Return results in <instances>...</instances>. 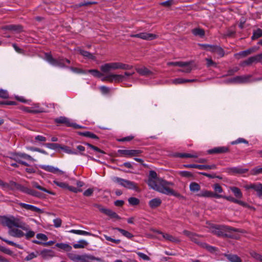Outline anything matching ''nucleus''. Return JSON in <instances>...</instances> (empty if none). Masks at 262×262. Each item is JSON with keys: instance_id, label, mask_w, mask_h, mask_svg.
I'll return each mask as SVG.
<instances>
[{"instance_id": "25", "label": "nucleus", "mask_w": 262, "mask_h": 262, "mask_svg": "<svg viewBox=\"0 0 262 262\" xmlns=\"http://www.w3.org/2000/svg\"><path fill=\"white\" fill-rule=\"evenodd\" d=\"M8 234L11 236L17 237H21L25 235V233L21 230L16 228L9 229Z\"/></svg>"}, {"instance_id": "64", "label": "nucleus", "mask_w": 262, "mask_h": 262, "mask_svg": "<svg viewBox=\"0 0 262 262\" xmlns=\"http://www.w3.org/2000/svg\"><path fill=\"white\" fill-rule=\"evenodd\" d=\"M206 65L207 67H216V63L214 62L211 58H206Z\"/></svg>"}, {"instance_id": "27", "label": "nucleus", "mask_w": 262, "mask_h": 262, "mask_svg": "<svg viewBox=\"0 0 262 262\" xmlns=\"http://www.w3.org/2000/svg\"><path fill=\"white\" fill-rule=\"evenodd\" d=\"M136 70L138 73L142 76H148L152 75L153 73L151 71L149 70L145 67L136 68Z\"/></svg>"}, {"instance_id": "7", "label": "nucleus", "mask_w": 262, "mask_h": 262, "mask_svg": "<svg viewBox=\"0 0 262 262\" xmlns=\"http://www.w3.org/2000/svg\"><path fill=\"white\" fill-rule=\"evenodd\" d=\"M94 207L98 209V210L102 213L109 216L111 218L120 219V217L114 211L110 209L103 207L101 205L98 204H94Z\"/></svg>"}, {"instance_id": "40", "label": "nucleus", "mask_w": 262, "mask_h": 262, "mask_svg": "<svg viewBox=\"0 0 262 262\" xmlns=\"http://www.w3.org/2000/svg\"><path fill=\"white\" fill-rule=\"evenodd\" d=\"M262 36V30L258 28L256 30H253V35L251 36L252 40L257 39Z\"/></svg>"}, {"instance_id": "35", "label": "nucleus", "mask_w": 262, "mask_h": 262, "mask_svg": "<svg viewBox=\"0 0 262 262\" xmlns=\"http://www.w3.org/2000/svg\"><path fill=\"white\" fill-rule=\"evenodd\" d=\"M78 52L82 56H83L85 58L92 59L94 60H96V57L88 51L82 49H79Z\"/></svg>"}, {"instance_id": "37", "label": "nucleus", "mask_w": 262, "mask_h": 262, "mask_svg": "<svg viewBox=\"0 0 262 262\" xmlns=\"http://www.w3.org/2000/svg\"><path fill=\"white\" fill-rule=\"evenodd\" d=\"M78 134L80 136L86 137L90 138L96 139V140H99V138L94 134V133L91 132H78Z\"/></svg>"}, {"instance_id": "56", "label": "nucleus", "mask_w": 262, "mask_h": 262, "mask_svg": "<svg viewBox=\"0 0 262 262\" xmlns=\"http://www.w3.org/2000/svg\"><path fill=\"white\" fill-rule=\"evenodd\" d=\"M187 62V65L184 67H182V68H183V69L180 70L181 72L187 73H190L191 72L192 68L190 66V63L189 62Z\"/></svg>"}, {"instance_id": "9", "label": "nucleus", "mask_w": 262, "mask_h": 262, "mask_svg": "<svg viewBox=\"0 0 262 262\" xmlns=\"http://www.w3.org/2000/svg\"><path fill=\"white\" fill-rule=\"evenodd\" d=\"M118 152L127 158L140 156L143 153V151L140 149H119Z\"/></svg>"}, {"instance_id": "41", "label": "nucleus", "mask_w": 262, "mask_h": 262, "mask_svg": "<svg viewBox=\"0 0 262 262\" xmlns=\"http://www.w3.org/2000/svg\"><path fill=\"white\" fill-rule=\"evenodd\" d=\"M190 190L192 192H197L201 189L200 185L196 182H191L189 185Z\"/></svg>"}, {"instance_id": "17", "label": "nucleus", "mask_w": 262, "mask_h": 262, "mask_svg": "<svg viewBox=\"0 0 262 262\" xmlns=\"http://www.w3.org/2000/svg\"><path fill=\"white\" fill-rule=\"evenodd\" d=\"M25 186L16 183L15 182L11 181L9 183H5L4 188H8L10 190H13L17 189L23 192Z\"/></svg>"}, {"instance_id": "32", "label": "nucleus", "mask_w": 262, "mask_h": 262, "mask_svg": "<svg viewBox=\"0 0 262 262\" xmlns=\"http://www.w3.org/2000/svg\"><path fill=\"white\" fill-rule=\"evenodd\" d=\"M55 122L57 124H64L67 126H70V120L65 117H60L55 119Z\"/></svg>"}, {"instance_id": "12", "label": "nucleus", "mask_w": 262, "mask_h": 262, "mask_svg": "<svg viewBox=\"0 0 262 262\" xmlns=\"http://www.w3.org/2000/svg\"><path fill=\"white\" fill-rule=\"evenodd\" d=\"M130 37L135 38H140L142 39L146 40H152L156 39L158 35L152 33H149L147 32H142L136 34L130 35Z\"/></svg>"}, {"instance_id": "22", "label": "nucleus", "mask_w": 262, "mask_h": 262, "mask_svg": "<svg viewBox=\"0 0 262 262\" xmlns=\"http://www.w3.org/2000/svg\"><path fill=\"white\" fill-rule=\"evenodd\" d=\"M39 167L45 170L53 173H59L60 174H63L64 172L58 168L54 167L50 165H40Z\"/></svg>"}, {"instance_id": "55", "label": "nucleus", "mask_w": 262, "mask_h": 262, "mask_svg": "<svg viewBox=\"0 0 262 262\" xmlns=\"http://www.w3.org/2000/svg\"><path fill=\"white\" fill-rule=\"evenodd\" d=\"M70 232H72V233H75V234H77L84 235H91V234L89 232L83 231V230H74V229H73V230H71L70 231Z\"/></svg>"}, {"instance_id": "51", "label": "nucleus", "mask_w": 262, "mask_h": 262, "mask_svg": "<svg viewBox=\"0 0 262 262\" xmlns=\"http://www.w3.org/2000/svg\"><path fill=\"white\" fill-rule=\"evenodd\" d=\"M114 82L116 83H119L122 82L124 79V76L123 75L114 74Z\"/></svg>"}, {"instance_id": "50", "label": "nucleus", "mask_w": 262, "mask_h": 262, "mask_svg": "<svg viewBox=\"0 0 262 262\" xmlns=\"http://www.w3.org/2000/svg\"><path fill=\"white\" fill-rule=\"evenodd\" d=\"M261 173H262V167H259V166L255 167L250 171V174L253 176L257 175Z\"/></svg>"}, {"instance_id": "15", "label": "nucleus", "mask_w": 262, "mask_h": 262, "mask_svg": "<svg viewBox=\"0 0 262 262\" xmlns=\"http://www.w3.org/2000/svg\"><path fill=\"white\" fill-rule=\"evenodd\" d=\"M156 232L158 234H161L162 237L165 241L170 242L174 244H179L180 243V239L177 237L174 236L167 233H164L159 230H157Z\"/></svg>"}, {"instance_id": "24", "label": "nucleus", "mask_w": 262, "mask_h": 262, "mask_svg": "<svg viewBox=\"0 0 262 262\" xmlns=\"http://www.w3.org/2000/svg\"><path fill=\"white\" fill-rule=\"evenodd\" d=\"M37 253L40 255L43 258L45 259L55 256V252L51 249H45L41 250L39 253L38 252H37Z\"/></svg>"}, {"instance_id": "10", "label": "nucleus", "mask_w": 262, "mask_h": 262, "mask_svg": "<svg viewBox=\"0 0 262 262\" xmlns=\"http://www.w3.org/2000/svg\"><path fill=\"white\" fill-rule=\"evenodd\" d=\"M251 75L237 76L229 80V82L234 83H246L251 82Z\"/></svg>"}, {"instance_id": "48", "label": "nucleus", "mask_w": 262, "mask_h": 262, "mask_svg": "<svg viewBox=\"0 0 262 262\" xmlns=\"http://www.w3.org/2000/svg\"><path fill=\"white\" fill-rule=\"evenodd\" d=\"M88 72L92 74L94 77L97 78H100L103 76V74L102 73L96 69L89 70H88Z\"/></svg>"}, {"instance_id": "39", "label": "nucleus", "mask_w": 262, "mask_h": 262, "mask_svg": "<svg viewBox=\"0 0 262 262\" xmlns=\"http://www.w3.org/2000/svg\"><path fill=\"white\" fill-rule=\"evenodd\" d=\"M230 190L234 193L235 196L238 199H241L243 197V194L238 188L236 187H230Z\"/></svg>"}, {"instance_id": "23", "label": "nucleus", "mask_w": 262, "mask_h": 262, "mask_svg": "<svg viewBox=\"0 0 262 262\" xmlns=\"http://www.w3.org/2000/svg\"><path fill=\"white\" fill-rule=\"evenodd\" d=\"M36 238L38 240L33 241V243L36 244L45 245L46 242L48 241V238L46 235L43 233H38L36 235Z\"/></svg>"}, {"instance_id": "13", "label": "nucleus", "mask_w": 262, "mask_h": 262, "mask_svg": "<svg viewBox=\"0 0 262 262\" xmlns=\"http://www.w3.org/2000/svg\"><path fill=\"white\" fill-rule=\"evenodd\" d=\"M246 190L253 189L256 192L257 195L259 198H262V184L251 183L244 186Z\"/></svg>"}, {"instance_id": "1", "label": "nucleus", "mask_w": 262, "mask_h": 262, "mask_svg": "<svg viewBox=\"0 0 262 262\" xmlns=\"http://www.w3.org/2000/svg\"><path fill=\"white\" fill-rule=\"evenodd\" d=\"M159 185L157 184L156 180L148 178L147 184L152 189L166 195H173L177 198H182V196L178 192L171 188L167 187L168 185H172L171 182L161 180Z\"/></svg>"}, {"instance_id": "20", "label": "nucleus", "mask_w": 262, "mask_h": 262, "mask_svg": "<svg viewBox=\"0 0 262 262\" xmlns=\"http://www.w3.org/2000/svg\"><path fill=\"white\" fill-rule=\"evenodd\" d=\"M220 198L225 199L229 201H230L234 203H236L245 207L250 208V206L247 203L236 199L234 198L231 196H227L225 195H222V197H220Z\"/></svg>"}, {"instance_id": "42", "label": "nucleus", "mask_w": 262, "mask_h": 262, "mask_svg": "<svg viewBox=\"0 0 262 262\" xmlns=\"http://www.w3.org/2000/svg\"><path fill=\"white\" fill-rule=\"evenodd\" d=\"M253 52H254V49L253 48H249L246 50L239 52V53H237L236 55L241 56V57H246L248 55L251 54Z\"/></svg>"}, {"instance_id": "45", "label": "nucleus", "mask_w": 262, "mask_h": 262, "mask_svg": "<svg viewBox=\"0 0 262 262\" xmlns=\"http://www.w3.org/2000/svg\"><path fill=\"white\" fill-rule=\"evenodd\" d=\"M63 150L65 152L69 154L77 155V152L72 150L69 146H61L60 148Z\"/></svg>"}, {"instance_id": "49", "label": "nucleus", "mask_w": 262, "mask_h": 262, "mask_svg": "<svg viewBox=\"0 0 262 262\" xmlns=\"http://www.w3.org/2000/svg\"><path fill=\"white\" fill-rule=\"evenodd\" d=\"M46 146L52 149H58L61 147V145L57 143H46Z\"/></svg>"}, {"instance_id": "34", "label": "nucleus", "mask_w": 262, "mask_h": 262, "mask_svg": "<svg viewBox=\"0 0 262 262\" xmlns=\"http://www.w3.org/2000/svg\"><path fill=\"white\" fill-rule=\"evenodd\" d=\"M224 255L231 262H242L241 258L237 255L225 254Z\"/></svg>"}, {"instance_id": "46", "label": "nucleus", "mask_w": 262, "mask_h": 262, "mask_svg": "<svg viewBox=\"0 0 262 262\" xmlns=\"http://www.w3.org/2000/svg\"><path fill=\"white\" fill-rule=\"evenodd\" d=\"M129 204L132 206H136L139 204L140 200L135 197H130L128 199Z\"/></svg>"}, {"instance_id": "18", "label": "nucleus", "mask_w": 262, "mask_h": 262, "mask_svg": "<svg viewBox=\"0 0 262 262\" xmlns=\"http://www.w3.org/2000/svg\"><path fill=\"white\" fill-rule=\"evenodd\" d=\"M198 196L200 197L215 198H220V197H222L221 194L214 193V192L207 190H202L200 193L198 194Z\"/></svg>"}, {"instance_id": "57", "label": "nucleus", "mask_w": 262, "mask_h": 262, "mask_svg": "<svg viewBox=\"0 0 262 262\" xmlns=\"http://www.w3.org/2000/svg\"><path fill=\"white\" fill-rule=\"evenodd\" d=\"M242 143H243L245 144H248V141L244 138H239L235 141H232L231 142V144L232 145H235V144Z\"/></svg>"}, {"instance_id": "60", "label": "nucleus", "mask_w": 262, "mask_h": 262, "mask_svg": "<svg viewBox=\"0 0 262 262\" xmlns=\"http://www.w3.org/2000/svg\"><path fill=\"white\" fill-rule=\"evenodd\" d=\"M175 157H179L181 158H190L191 154H187V153H176L173 155Z\"/></svg>"}, {"instance_id": "14", "label": "nucleus", "mask_w": 262, "mask_h": 262, "mask_svg": "<svg viewBox=\"0 0 262 262\" xmlns=\"http://www.w3.org/2000/svg\"><path fill=\"white\" fill-rule=\"evenodd\" d=\"M183 167L188 168H197L199 169H215L217 167L215 164L212 165H198V164H184L183 165Z\"/></svg>"}, {"instance_id": "62", "label": "nucleus", "mask_w": 262, "mask_h": 262, "mask_svg": "<svg viewBox=\"0 0 262 262\" xmlns=\"http://www.w3.org/2000/svg\"><path fill=\"white\" fill-rule=\"evenodd\" d=\"M54 183L55 184H56L57 186L62 188H63V189H68V186L69 185L66 183H64V182H58V181H54Z\"/></svg>"}, {"instance_id": "30", "label": "nucleus", "mask_w": 262, "mask_h": 262, "mask_svg": "<svg viewBox=\"0 0 262 262\" xmlns=\"http://www.w3.org/2000/svg\"><path fill=\"white\" fill-rule=\"evenodd\" d=\"M4 29L16 32H21L23 31V27L19 25H10L4 27Z\"/></svg>"}, {"instance_id": "6", "label": "nucleus", "mask_w": 262, "mask_h": 262, "mask_svg": "<svg viewBox=\"0 0 262 262\" xmlns=\"http://www.w3.org/2000/svg\"><path fill=\"white\" fill-rule=\"evenodd\" d=\"M112 180L114 182L118 183L121 186L127 189L137 190L138 188L135 183L127 180L114 177L112 178Z\"/></svg>"}, {"instance_id": "33", "label": "nucleus", "mask_w": 262, "mask_h": 262, "mask_svg": "<svg viewBox=\"0 0 262 262\" xmlns=\"http://www.w3.org/2000/svg\"><path fill=\"white\" fill-rule=\"evenodd\" d=\"M162 203V201L159 198H155L152 200H151L149 202V207L152 208L154 209L156 208L161 205Z\"/></svg>"}, {"instance_id": "44", "label": "nucleus", "mask_w": 262, "mask_h": 262, "mask_svg": "<svg viewBox=\"0 0 262 262\" xmlns=\"http://www.w3.org/2000/svg\"><path fill=\"white\" fill-rule=\"evenodd\" d=\"M250 255L256 260L262 262V255L254 251L250 252Z\"/></svg>"}, {"instance_id": "59", "label": "nucleus", "mask_w": 262, "mask_h": 262, "mask_svg": "<svg viewBox=\"0 0 262 262\" xmlns=\"http://www.w3.org/2000/svg\"><path fill=\"white\" fill-rule=\"evenodd\" d=\"M114 75V74H111L108 75L104 77L103 78H102L101 79V80L103 81H107L110 82H113L114 81V77H113Z\"/></svg>"}, {"instance_id": "31", "label": "nucleus", "mask_w": 262, "mask_h": 262, "mask_svg": "<svg viewBox=\"0 0 262 262\" xmlns=\"http://www.w3.org/2000/svg\"><path fill=\"white\" fill-rule=\"evenodd\" d=\"M31 184H32V187L34 188H37L40 190L49 193L50 194H52V195L55 194V192L50 191V190L47 189L46 188L42 187L41 186L39 185L37 182L33 181L31 182Z\"/></svg>"}, {"instance_id": "38", "label": "nucleus", "mask_w": 262, "mask_h": 262, "mask_svg": "<svg viewBox=\"0 0 262 262\" xmlns=\"http://www.w3.org/2000/svg\"><path fill=\"white\" fill-rule=\"evenodd\" d=\"M23 192L26 193L28 194H30L36 197H40V193L39 192H37L31 189H29L25 186L24 187Z\"/></svg>"}, {"instance_id": "3", "label": "nucleus", "mask_w": 262, "mask_h": 262, "mask_svg": "<svg viewBox=\"0 0 262 262\" xmlns=\"http://www.w3.org/2000/svg\"><path fill=\"white\" fill-rule=\"evenodd\" d=\"M68 257L74 262H89L90 260H96L98 261H101L100 258L96 257L91 255H78L73 253H68Z\"/></svg>"}, {"instance_id": "19", "label": "nucleus", "mask_w": 262, "mask_h": 262, "mask_svg": "<svg viewBox=\"0 0 262 262\" xmlns=\"http://www.w3.org/2000/svg\"><path fill=\"white\" fill-rule=\"evenodd\" d=\"M18 204L20 207L25 208L27 210H30L38 213H42L43 212V211L41 209L32 205H29L23 203H19Z\"/></svg>"}, {"instance_id": "2", "label": "nucleus", "mask_w": 262, "mask_h": 262, "mask_svg": "<svg viewBox=\"0 0 262 262\" xmlns=\"http://www.w3.org/2000/svg\"><path fill=\"white\" fill-rule=\"evenodd\" d=\"M211 232L219 237L237 239L239 235L233 232H239V229L228 226L212 225L210 227Z\"/></svg>"}, {"instance_id": "4", "label": "nucleus", "mask_w": 262, "mask_h": 262, "mask_svg": "<svg viewBox=\"0 0 262 262\" xmlns=\"http://www.w3.org/2000/svg\"><path fill=\"white\" fill-rule=\"evenodd\" d=\"M0 223L4 226H7L9 229H12L13 227H15L20 228L25 231L28 230L27 227L23 226L21 224L16 222L13 217L11 219L5 216H0Z\"/></svg>"}, {"instance_id": "61", "label": "nucleus", "mask_w": 262, "mask_h": 262, "mask_svg": "<svg viewBox=\"0 0 262 262\" xmlns=\"http://www.w3.org/2000/svg\"><path fill=\"white\" fill-rule=\"evenodd\" d=\"M68 68L70 69L73 72L78 73V74H84L86 73V72L83 70L82 69H79L77 68H74L73 67H69Z\"/></svg>"}, {"instance_id": "11", "label": "nucleus", "mask_w": 262, "mask_h": 262, "mask_svg": "<svg viewBox=\"0 0 262 262\" xmlns=\"http://www.w3.org/2000/svg\"><path fill=\"white\" fill-rule=\"evenodd\" d=\"M117 69H120V62L107 63L100 67L101 71L104 73H107L112 70Z\"/></svg>"}, {"instance_id": "28", "label": "nucleus", "mask_w": 262, "mask_h": 262, "mask_svg": "<svg viewBox=\"0 0 262 262\" xmlns=\"http://www.w3.org/2000/svg\"><path fill=\"white\" fill-rule=\"evenodd\" d=\"M210 52L216 53L220 57H223L225 55V52L223 49L216 45H212Z\"/></svg>"}, {"instance_id": "29", "label": "nucleus", "mask_w": 262, "mask_h": 262, "mask_svg": "<svg viewBox=\"0 0 262 262\" xmlns=\"http://www.w3.org/2000/svg\"><path fill=\"white\" fill-rule=\"evenodd\" d=\"M183 233L185 235L189 237L192 241H193L195 243L199 244V242L198 239V236L197 235L189 231L186 230H184L183 231Z\"/></svg>"}, {"instance_id": "47", "label": "nucleus", "mask_w": 262, "mask_h": 262, "mask_svg": "<svg viewBox=\"0 0 262 262\" xmlns=\"http://www.w3.org/2000/svg\"><path fill=\"white\" fill-rule=\"evenodd\" d=\"M83 144H85V145H87L89 147H90V148L92 149L93 150H94L97 152H100L101 154H105V152L103 150L100 149L98 147H97L90 143H89L87 142H84Z\"/></svg>"}, {"instance_id": "36", "label": "nucleus", "mask_w": 262, "mask_h": 262, "mask_svg": "<svg viewBox=\"0 0 262 262\" xmlns=\"http://www.w3.org/2000/svg\"><path fill=\"white\" fill-rule=\"evenodd\" d=\"M192 33L195 36H199L203 38L205 36V31L204 29L200 28H195L191 30Z\"/></svg>"}, {"instance_id": "63", "label": "nucleus", "mask_w": 262, "mask_h": 262, "mask_svg": "<svg viewBox=\"0 0 262 262\" xmlns=\"http://www.w3.org/2000/svg\"><path fill=\"white\" fill-rule=\"evenodd\" d=\"M0 97L4 99L9 98V94L6 90L0 89Z\"/></svg>"}, {"instance_id": "8", "label": "nucleus", "mask_w": 262, "mask_h": 262, "mask_svg": "<svg viewBox=\"0 0 262 262\" xmlns=\"http://www.w3.org/2000/svg\"><path fill=\"white\" fill-rule=\"evenodd\" d=\"M12 157L10 158L20 164L23 162L21 159H27L31 161H35L32 157L25 153L14 152L12 154Z\"/></svg>"}, {"instance_id": "16", "label": "nucleus", "mask_w": 262, "mask_h": 262, "mask_svg": "<svg viewBox=\"0 0 262 262\" xmlns=\"http://www.w3.org/2000/svg\"><path fill=\"white\" fill-rule=\"evenodd\" d=\"M207 152L210 155L224 154L229 152V148L227 146H219L209 149Z\"/></svg>"}, {"instance_id": "52", "label": "nucleus", "mask_w": 262, "mask_h": 262, "mask_svg": "<svg viewBox=\"0 0 262 262\" xmlns=\"http://www.w3.org/2000/svg\"><path fill=\"white\" fill-rule=\"evenodd\" d=\"M0 251L10 256L14 255V252L6 247H0Z\"/></svg>"}, {"instance_id": "5", "label": "nucleus", "mask_w": 262, "mask_h": 262, "mask_svg": "<svg viewBox=\"0 0 262 262\" xmlns=\"http://www.w3.org/2000/svg\"><path fill=\"white\" fill-rule=\"evenodd\" d=\"M45 59L50 64L54 66L59 67L61 68H68V66L65 64L64 58L59 57L57 59L54 58L51 54H45Z\"/></svg>"}, {"instance_id": "53", "label": "nucleus", "mask_w": 262, "mask_h": 262, "mask_svg": "<svg viewBox=\"0 0 262 262\" xmlns=\"http://www.w3.org/2000/svg\"><path fill=\"white\" fill-rule=\"evenodd\" d=\"M213 188L214 190V193L219 194L222 193L223 191L222 187L218 183L214 184L213 186Z\"/></svg>"}, {"instance_id": "58", "label": "nucleus", "mask_w": 262, "mask_h": 262, "mask_svg": "<svg viewBox=\"0 0 262 262\" xmlns=\"http://www.w3.org/2000/svg\"><path fill=\"white\" fill-rule=\"evenodd\" d=\"M187 64V62H182V61L171 62L168 63V65L178 66L180 67H184Z\"/></svg>"}, {"instance_id": "26", "label": "nucleus", "mask_w": 262, "mask_h": 262, "mask_svg": "<svg viewBox=\"0 0 262 262\" xmlns=\"http://www.w3.org/2000/svg\"><path fill=\"white\" fill-rule=\"evenodd\" d=\"M254 62H258V54L248 58L241 63V66H250Z\"/></svg>"}, {"instance_id": "43", "label": "nucleus", "mask_w": 262, "mask_h": 262, "mask_svg": "<svg viewBox=\"0 0 262 262\" xmlns=\"http://www.w3.org/2000/svg\"><path fill=\"white\" fill-rule=\"evenodd\" d=\"M114 229L119 231L123 236L128 238H130L131 237H133V234L126 230L119 228H115Z\"/></svg>"}, {"instance_id": "21", "label": "nucleus", "mask_w": 262, "mask_h": 262, "mask_svg": "<svg viewBox=\"0 0 262 262\" xmlns=\"http://www.w3.org/2000/svg\"><path fill=\"white\" fill-rule=\"evenodd\" d=\"M248 169L238 167H230L227 169V172L230 174H243L248 171Z\"/></svg>"}, {"instance_id": "54", "label": "nucleus", "mask_w": 262, "mask_h": 262, "mask_svg": "<svg viewBox=\"0 0 262 262\" xmlns=\"http://www.w3.org/2000/svg\"><path fill=\"white\" fill-rule=\"evenodd\" d=\"M179 174L183 177L185 178H192L193 177V174L187 171H181L179 172Z\"/></svg>"}]
</instances>
